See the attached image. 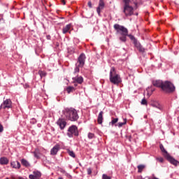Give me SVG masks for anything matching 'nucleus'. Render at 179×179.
I'll return each instance as SVG.
<instances>
[{
	"mask_svg": "<svg viewBox=\"0 0 179 179\" xmlns=\"http://www.w3.org/2000/svg\"><path fill=\"white\" fill-rule=\"evenodd\" d=\"M113 29L115 30L117 34H120L121 36L119 38V39L122 43L127 42V37H129L130 40L134 41V44L138 42V40L135 38V36L128 34V29L125 28V27L120 25L119 24H115L113 25Z\"/></svg>",
	"mask_w": 179,
	"mask_h": 179,
	"instance_id": "f257e3e1",
	"label": "nucleus"
},
{
	"mask_svg": "<svg viewBox=\"0 0 179 179\" xmlns=\"http://www.w3.org/2000/svg\"><path fill=\"white\" fill-rule=\"evenodd\" d=\"M63 114L68 121L75 122L79 120L78 110L74 108H66L63 110Z\"/></svg>",
	"mask_w": 179,
	"mask_h": 179,
	"instance_id": "f03ea898",
	"label": "nucleus"
},
{
	"mask_svg": "<svg viewBox=\"0 0 179 179\" xmlns=\"http://www.w3.org/2000/svg\"><path fill=\"white\" fill-rule=\"evenodd\" d=\"M109 80L110 83H113V85H119L122 82V80L121 79V76L120 74L117 73V70H115V67H111L109 73Z\"/></svg>",
	"mask_w": 179,
	"mask_h": 179,
	"instance_id": "7ed1b4c3",
	"label": "nucleus"
},
{
	"mask_svg": "<svg viewBox=\"0 0 179 179\" xmlns=\"http://www.w3.org/2000/svg\"><path fill=\"white\" fill-rule=\"evenodd\" d=\"M162 90L165 92V93H173V92H176V87L171 82L165 81L162 85Z\"/></svg>",
	"mask_w": 179,
	"mask_h": 179,
	"instance_id": "20e7f679",
	"label": "nucleus"
},
{
	"mask_svg": "<svg viewBox=\"0 0 179 179\" xmlns=\"http://www.w3.org/2000/svg\"><path fill=\"white\" fill-rule=\"evenodd\" d=\"M74 136H79V131L76 125H71L67 130V136L69 138H73Z\"/></svg>",
	"mask_w": 179,
	"mask_h": 179,
	"instance_id": "39448f33",
	"label": "nucleus"
},
{
	"mask_svg": "<svg viewBox=\"0 0 179 179\" xmlns=\"http://www.w3.org/2000/svg\"><path fill=\"white\" fill-rule=\"evenodd\" d=\"M0 108L3 110H9V108H12V100L10 99H7L3 101V103L0 106Z\"/></svg>",
	"mask_w": 179,
	"mask_h": 179,
	"instance_id": "423d86ee",
	"label": "nucleus"
},
{
	"mask_svg": "<svg viewBox=\"0 0 179 179\" xmlns=\"http://www.w3.org/2000/svg\"><path fill=\"white\" fill-rule=\"evenodd\" d=\"M123 12L125 16H132L134 15V7L129 5L124 6Z\"/></svg>",
	"mask_w": 179,
	"mask_h": 179,
	"instance_id": "0eeeda50",
	"label": "nucleus"
},
{
	"mask_svg": "<svg viewBox=\"0 0 179 179\" xmlns=\"http://www.w3.org/2000/svg\"><path fill=\"white\" fill-rule=\"evenodd\" d=\"M86 62V55L85 53H81L78 57L77 64L79 66H85V63Z\"/></svg>",
	"mask_w": 179,
	"mask_h": 179,
	"instance_id": "6e6552de",
	"label": "nucleus"
},
{
	"mask_svg": "<svg viewBox=\"0 0 179 179\" xmlns=\"http://www.w3.org/2000/svg\"><path fill=\"white\" fill-rule=\"evenodd\" d=\"M166 158L171 163V164H173V166H178L179 162L177 161V159H174L170 154H167L166 155Z\"/></svg>",
	"mask_w": 179,
	"mask_h": 179,
	"instance_id": "1a4fd4ad",
	"label": "nucleus"
},
{
	"mask_svg": "<svg viewBox=\"0 0 179 179\" xmlns=\"http://www.w3.org/2000/svg\"><path fill=\"white\" fill-rule=\"evenodd\" d=\"M105 6H106V3H104V0H99V6L96 8V13H98L99 16H100L101 13V10L104 9Z\"/></svg>",
	"mask_w": 179,
	"mask_h": 179,
	"instance_id": "9d476101",
	"label": "nucleus"
},
{
	"mask_svg": "<svg viewBox=\"0 0 179 179\" xmlns=\"http://www.w3.org/2000/svg\"><path fill=\"white\" fill-rule=\"evenodd\" d=\"M57 124L59 127L60 129L62 131L65 129V127H66V121H65V119L59 118L57 122Z\"/></svg>",
	"mask_w": 179,
	"mask_h": 179,
	"instance_id": "9b49d317",
	"label": "nucleus"
},
{
	"mask_svg": "<svg viewBox=\"0 0 179 179\" xmlns=\"http://www.w3.org/2000/svg\"><path fill=\"white\" fill-rule=\"evenodd\" d=\"M61 149V145L59 144H56L51 150H50V155L52 156H55L59 152Z\"/></svg>",
	"mask_w": 179,
	"mask_h": 179,
	"instance_id": "f8f14e48",
	"label": "nucleus"
},
{
	"mask_svg": "<svg viewBox=\"0 0 179 179\" xmlns=\"http://www.w3.org/2000/svg\"><path fill=\"white\" fill-rule=\"evenodd\" d=\"M30 179H40L41 178V172L38 171H34L33 174L29 175Z\"/></svg>",
	"mask_w": 179,
	"mask_h": 179,
	"instance_id": "ddd939ff",
	"label": "nucleus"
},
{
	"mask_svg": "<svg viewBox=\"0 0 179 179\" xmlns=\"http://www.w3.org/2000/svg\"><path fill=\"white\" fill-rule=\"evenodd\" d=\"M71 29H72V24H69L64 26L62 29L63 34H66V33H69V34H71Z\"/></svg>",
	"mask_w": 179,
	"mask_h": 179,
	"instance_id": "4468645a",
	"label": "nucleus"
},
{
	"mask_svg": "<svg viewBox=\"0 0 179 179\" xmlns=\"http://www.w3.org/2000/svg\"><path fill=\"white\" fill-rule=\"evenodd\" d=\"M9 164V159L6 157H0V165L1 166H8Z\"/></svg>",
	"mask_w": 179,
	"mask_h": 179,
	"instance_id": "2eb2a0df",
	"label": "nucleus"
},
{
	"mask_svg": "<svg viewBox=\"0 0 179 179\" xmlns=\"http://www.w3.org/2000/svg\"><path fill=\"white\" fill-rule=\"evenodd\" d=\"M164 82L160 80H152V85L155 87H160L162 89Z\"/></svg>",
	"mask_w": 179,
	"mask_h": 179,
	"instance_id": "dca6fc26",
	"label": "nucleus"
},
{
	"mask_svg": "<svg viewBox=\"0 0 179 179\" xmlns=\"http://www.w3.org/2000/svg\"><path fill=\"white\" fill-rule=\"evenodd\" d=\"M152 107H154L155 108H157L160 111H163V106L160 104L158 101H154L151 103Z\"/></svg>",
	"mask_w": 179,
	"mask_h": 179,
	"instance_id": "f3484780",
	"label": "nucleus"
},
{
	"mask_svg": "<svg viewBox=\"0 0 179 179\" xmlns=\"http://www.w3.org/2000/svg\"><path fill=\"white\" fill-rule=\"evenodd\" d=\"M10 167H12V169L19 170V169L21 167L20 162H19V161H13L10 162Z\"/></svg>",
	"mask_w": 179,
	"mask_h": 179,
	"instance_id": "a211bd4d",
	"label": "nucleus"
},
{
	"mask_svg": "<svg viewBox=\"0 0 179 179\" xmlns=\"http://www.w3.org/2000/svg\"><path fill=\"white\" fill-rule=\"evenodd\" d=\"M72 80H73V83H78L79 85H82L83 83V77L76 76V77L73 78Z\"/></svg>",
	"mask_w": 179,
	"mask_h": 179,
	"instance_id": "6ab92c4d",
	"label": "nucleus"
},
{
	"mask_svg": "<svg viewBox=\"0 0 179 179\" xmlns=\"http://www.w3.org/2000/svg\"><path fill=\"white\" fill-rule=\"evenodd\" d=\"M103 114H104V112L100 111L98 115L97 122L99 125L103 124V120H104V117H103Z\"/></svg>",
	"mask_w": 179,
	"mask_h": 179,
	"instance_id": "aec40b11",
	"label": "nucleus"
},
{
	"mask_svg": "<svg viewBox=\"0 0 179 179\" xmlns=\"http://www.w3.org/2000/svg\"><path fill=\"white\" fill-rule=\"evenodd\" d=\"M134 46L136 47V48H137V50H138L139 52H145V49L143 46H142L141 43L136 42Z\"/></svg>",
	"mask_w": 179,
	"mask_h": 179,
	"instance_id": "412c9836",
	"label": "nucleus"
},
{
	"mask_svg": "<svg viewBox=\"0 0 179 179\" xmlns=\"http://www.w3.org/2000/svg\"><path fill=\"white\" fill-rule=\"evenodd\" d=\"M21 164L24 167H30V162L25 159H21Z\"/></svg>",
	"mask_w": 179,
	"mask_h": 179,
	"instance_id": "4be33fe9",
	"label": "nucleus"
},
{
	"mask_svg": "<svg viewBox=\"0 0 179 179\" xmlns=\"http://www.w3.org/2000/svg\"><path fill=\"white\" fill-rule=\"evenodd\" d=\"M80 68H83V66H79V64H76V67L74 69L73 74L76 75V73H79L80 72Z\"/></svg>",
	"mask_w": 179,
	"mask_h": 179,
	"instance_id": "5701e85b",
	"label": "nucleus"
},
{
	"mask_svg": "<svg viewBox=\"0 0 179 179\" xmlns=\"http://www.w3.org/2000/svg\"><path fill=\"white\" fill-rule=\"evenodd\" d=\"M76 89L72 86H69L66 88V91L67 92L68 94H70V93H73V92H75Z\"/></svg>",
	"mask_w": 179,
	"mask_h": 179,
	"instance_id": "b1692460",
	"label": "nucleus"
},
{
	"mask_svg": "<svg viewBox=\"0 0 179 179\" xmlns=\"http://www.w3.org/2000/svg\"><path fill=\"white\" fill-rule=\"evenodd\" d=\"M146 166L143 165V164H140L138 165L137 169H138V173H142V171H143V170H145Z\"/></svg>",
	"mask_w": 179,
	"mask_h": 179,
	"instance_id": "393cba45",
	"label": "nucleus"
},
{
	"mask_svg": "<svg viewBox=\"0 0 179 179\" xmlns=\"http://www.w3.org/2000/svg\"><path fill=\"white\" fill-rule=\"evenodd\" d=\"M66 152L68 153L69 155H70L71 157H73V159H75V157H76V155H75V152L69 149L66 150Z\"/></svg>",
	"mask_w": 179,
	"mask_h": 179,
	"instance_id": "a878e982",
	"label": "nucleus"
},
{
	"mask_svg": "<svg viewBox=\"0 0 179 179\" xmlns=\"http://www.w3.org/2000/svg\"><path fill=\"white\" fill-rule=\"evenodd\" d=\"M117 122H118V117H113L111 122H109V125H114L115 124H117Z\"/></svg>",
	"mask_w": 179,
	"mask_h": 179,
	"instance_id": "bb28decb",
	"label": "nucleus"
},
{
	"mask_svg": "<svg viewBox=\"0 0 179 179\" xmlns=\"http://www.w3.org/2000/svg\"><path fill=\"white\" fill-rule=\"evenodd\" d=\"M159 148H160L161 152H162V153H166V156H167V155H169L167 153V151L166 150V149H164V146L163 145V144L159 145Z\"/></svg>",
	"mask_w": 179,
	"mask_h": 179,
	"instance_id": "cd10ccee",
	"label": "nucleus"
},
{
	"mask_svg": "<svg viewBox=\"0 0 179 179\" xmlns=\"http://www.w3.org/2000/svg\"><path fill=\"white\" fill-rule=\"evenodd\" d=\"M127 124V118L123 119L122 122H119L117 127L119 128H121L123 125H125Z\"/></svg>",
	"mask_w": 179,
	"mask_h": 179,
	"instance_id": "c85d7f7f",
	"label": "nucleus"
},
{
	"mask_svg": "<svg viewBox=\"0 0 179 179\" xmlns=\"http://www.w3.org/2000/svg\"><path fill=\"white\" fill-rule=\"evenodd\" d=\"M38 75H40L41 78H43V76H45V75H47V73H45V72H44L43 71H39Z\"/></svg>",
	"mask_w": 179,
	"mask_h": 179,
	"instance_id": "c756f323",
	"label": "nucleus"
},
{
	"mask_svg": "<svg viewBox=\"0 0 179 179\" xmlns=\"http://www.w3.org/2000/svg\"><path fill=\"white\" fill-rule=\"evenodd\" d=\"M87 136H88V138H89V139H94V134L90 132V133H88Z\"/></svg>",
	"mask_w": 179,
	"mask_h": 179,
	"instance_id": "7c9ffc66",
	"label": "nucleus"
},
{
	"mask_svg": "<svg viewBox=\"0 0 179 179\" xmlns=\"http://www.w3.org/2000/svg\"><path fill=\"white\" fill-rule=\"evenodd\" d=\"M102 179H111V176H109L107 174L103 173L102 175Z\"/></svg>",
	"mask_w": 179,
	"mask_h": 179,
	"instance_id": "2f4dec72",
	"label": "nucleus"
},
{
	"mask_svg": "<svg viewBox=\"0 0 179 179\" xmlns=\"http://www.w3.org/2000/svg\"><path fill=\"white\" fill-rule=\"evenodd\" d=\"M141 104L143 106H148V101H146V99H143L141 101Z\"/></svg>",
	"mask_w": 179,
	"mask_h": 179,
	"instance_id": "473e14b6",
	"label": "nucleus"
},
{
	"mask_svg": "<svg viewBox=\"0 0 179 179\" xmlns=\"http://www.w3.org/2000/svg\"><path fill=\"white\" fill-rule=\"evenodd\" d=\"M33 155H34V157H36V159H40V156L38 155V154H37V152L34 151Z\"/></svg>",
	"mask_w": 179,
	"mask_h": 179,
	"instance_id": "72a5a7b5",
	"label": "nucleus"
},
{
	"mask_svg": "<svg viewBox=\"0 0 179 179\" xmlns=\"http://www.w3.org/2000/svg\"><path fill=\"white\" fill-rule=\"evenodd\" d=\"M123 2L124 3V6H127L129 5V2H131V0H123Z\"/></svg>",
	"mask_w": 179,
	"mask_h": 179,
	"instance_id": "f704fd0d",
	"label": "nucleus"
},
{
	"mask_svg": "<svg viewBox=\"0 0 179 179\" xmlns=\"http://www.w3.org/2000/svg\"><path fill=\"white\" fill-rule=\"evenodd\" d=\"M157 160L159 162V163H163V162H164V159H163V157H158L157 158Z\"/></svg>",
	"mask_w": 179,
	"mask_h": 179,
	"instance_id": "c9c22d12",
	"label": "nucleus"
},
{
	"mask_svg": "<svg viewBox=\"0 0 179 179\" xmlns=\"http://www.w3.org/2000/svg\"><path fill=\"white\" fill-rule=\"evenodd\" d=\"M87 172L88 176H90L92 174V168H88L87 169Z\"/></svg>",
	"mask_w": 179,
	"mask_h": 179,
	"instance_id": "e433bc0d",
	"label": "nucleus"
},
{
	"mask_svg": "<svg viewBox=\"0 0 179 179\" xmlns=\"http://www.w3.org/2000/svg\"><path fill=\"white\" fill-rule=\"evenodd\" d=\"M64 176L66 177H67V178L72 179V176H71V174L68 173V172H66Z\"/></svg>",
	"mask_w": 179,
	"mask_h": 179,
	"instance_id": "4c0bfd02",
	"label": "nucleus"
},
{
	"mask_svg": "<svg viewBox=\"0 0 179 179\" xmlns=\"http://www.w3.org/2000/svg\"><path fill=\"white\" fill-rule=\"evenodd\" d=\"M3 132V126L0 123V134Z\"/></svg>",
	"mask_w": 179,
	"mask_h": 179,
	"instance_id": "58836bf2",
	"label": "nucleus"
},
{
	"mask_svg": "<svg viewBox=\"0 0 179 179\" xmlns=\"http://www.w3.org/2000/svg\"><path fill=\"white\" fill-rule=\"evenodd\" d=\"M60 172L62 173V174H64V176L67 173L66 171H65L64 169H62Z\"/></svg>",
	"mask_w": 179,
	"mask_h": 179,
	"instance_id": "ea45409f",
	"label": "nucleus"
},
{
	"mask_svg": "<svg viewBox=\"0 0 179 179\" xmlns=\"http://www.w3.org/2000/svg\"><path fill=\"white\" fill-rule=\"evenodd\" d=\"M87 5H88L89 8H92V1H88Z\"/></svg>",
	"mask_w": 179,
	"mask_h": 179,
	"instance_id": "a19ab883",
	"label": "nucleus"
},
{
	"mask_svg": "<svg viewBox=\"0 0 179 179\" xmlns=\"http://www.w3.org/2000/svg\"><path fill=\"white\" fill-rule=\"evenodd\" d=\"M46 38H47V40H51V36L50 35H47Z\"/></svg>",
	"mask_w": 179,
	"mask_h": 179,
	"instance_id": "79ce46f5",
	"label": "nucleus"
},
{
	"mask_svg": "<svg viewBox=\"0 0 179 179\" xmlns=\"http://www.w3.org/2000/svg\"><path fill=\"white\" fill-rule=\"evenodd\" d=\"M62 3H63V5H66V2L65 0H62Z\"/></svg>",
	"mask_w": 179,
	"mask_h": 179,
	"instance_id": "37998d69",
	"label": "nucleus"
},
{
	"mask_svg": "<svg viewBox=\"0 0 179 179\" xmlns=\"http://www.w3.org/2000/svg\"><path fill=\"white\" fill-rule=\"evenodd\" d=\"M150 90H151L152 93H153V92H155V89H152V87H150Z\"/></svg>",
	"mask_w": 179,
	"mask_h": 179,
	"instance_id": "c03bdc74",
	"label": "nucleus"
},
{
	"mask_svg": "<svg viewBox=\"0 0 179 179\" xmlns=\"http://www.w3.org/2000/svg\"><path fill=\"white\" fill-rule=\"evenodd\" d=\"M74 83V86L76 87V86H78V83Z\"/></svg>",
	"mask_w": 179,
	"mask_h": 179,
	"instance_id": "a18cd8bd",
	"label": "nucleus"
},
{
	"mask_svg": "<svg viewBox=\"0 0 179 179\" xmlns=\"http://www.w3.org/2000/svg\"><path fill=\"white\" fill-rule=\"evenodd\" d=\"M58 179H64V178H62V177H59Z\"/></svg>",
	"mask_w": 179,
	"mask_h": 179,
	"instance_id": "49530a36",
	"label": "nucleus"
},
{
	"mask_svg": "<svg viewBox=\"0 0 179 179\" xmlns=\"http://www.w3.org/2000/svg\"><path fill=\"white\" fill-rule=\"evenodd\" d=\"M35 119H32V121L34 120Z\"/></svg>",
	"mask_w": 179,
	"mask_h": 179,
	"instance_id": "de8ad7c7",
	"label": "nucleus"
},
{
	"mask_svg": "<svg viewBox=\"0 0 179 179\" xmlns=\"http://www.w3.org/2000/svg\"><path fill=\"white\" fill-rule=\"evenodd\" d=\"M136 15H138V13H136Z\"/></svg>",
	"mask_w": 179,
	"mask_h": 179,
	"instance_id": "09e8293b",
	"label": "nucleus"
},
{
	"mask_svg": "<svg viewBox=\"0 0 179 179\" xmlns=\"http://www.w3.org/2000/svg\"><path fill=\"white\" fill-rule=\"evenodd\" d=\"M0 86H1V83H0Z\"/></svg>",
	"mask_w": 179,
	"mask_h": 179,
	"instance_id": "8fccbe9b",
	"label": "nucleus"
}]
</instances>
